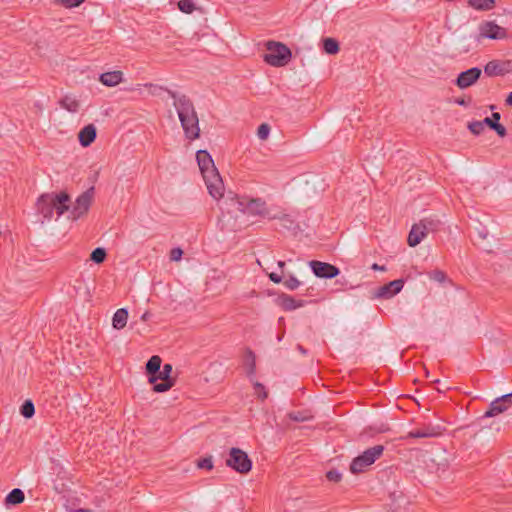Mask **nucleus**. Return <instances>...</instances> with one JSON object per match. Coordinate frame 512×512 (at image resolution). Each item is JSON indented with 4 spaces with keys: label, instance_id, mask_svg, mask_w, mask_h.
Segmentation results:
<instances>
[{
    "label": "nucleus",
    "instance_id": "nucleus-1",
    "mask_svg": "<svg viewBox=\"0 0 512 512\" xmlns=\"http://www.w3.org/2000/svg\"><path fill=\"white\" fill-rule=\"evenodd\" d=\"M178 114L186 138L195 140L200 136L199 119L193 102L184 94L168 91Z\"/></svg>",
    "mask_w": 512,
    "mask_h": 512
},
{
    "label": "nucleus",
    "instance_id": "nucleus-2",
    "mask_svg": "<svg viewBox=\"0 0 512 512\" xmlns=\"http://www.w3.org/2000/svg\"><path fill=\"white\" fill-rule=\"evenodd\" d=\"M196 158L209 194L214 199L221 198L225 188L211 155L206 150H199Z\"/></svg>",
    "mask_w": 512,
    "mask_h": 512
},
{
    "label": "nucleus",
    "instance_id": "nucleus-3",
    "mask_svg": "<svg viewBox=\"0 0 512 512\" xmlns=\"http://www.w3.org/2000/svg\"><path fill=\"white\" fill-rule=\"evenodd\" d=\"M70 196L67 192L60 193H44L40 195L36 202L37 212L42 215L45 220H51L54 212L62 216L69 210Z\"/></svg>",
    "mask_w": 512,
    "mask_h": 512
},
{
    "label": "nucleus",
    "instance_id": "nucleus-4",
    "mask_svg": "<svg viewBox=\"0 0 512 512\" xmlns=\"http://www.w3.org/2000/svg\"><path fill=\"white\" fill-rule=\"evenodd\" d=\"M217 200L220 201L221 216L219 221L221 222V230H233L239 215L244 214V197H239L232 192L225 195L223 192V196Z\"/></svg>",
    "mask_w": 512,
    "mask_h": 512
},
{
    "label": "nucleus",
    "instance_id": "nucleus-5",
    "mask_svg": "<svg viewBox=\"0 0 512 512\" xmlns=\"http://www.w3.org/2000/svg\"><path fill=\"white\" fill-rule=\"evenodd\" d=\"M266 49L267 53L264 55V61L273 67L285 66L292 57L291 50L281 42L268 41Z\"/></svg>",
    "mask_w": 512,
    "mask_h": 512
},
{
    "label": "nucleus",
    "instance_id": "nucleus-6",
    "mask_svg": "<svg viewBox=\"0 0 512 512\" xmlns=\"http://www.w3.org/2000/svg\"><path fill=\"white\" fill-rule=\"evenodd\" d=\"M384 451L383 445H375L365 450L361 455L353 459L350 465V471L353 474L363 472L367 467L372 465Z\"/></svg>",
    "mask_w": 512,
    "mask_h": 512
},
{
    "label": "nucleus",
    "instance_id": "nucleus-7",
    "mask_svg": "<svg viewBox=\"0 0 512 512\" xmlns=\"http://www.w3.org/2000/svg\"><path fill=\"white\" fill-rule=\"evenodd\" d=\"M508 38V30L494 20L482 21L478 26V34L475 40L479 43L483 39L505 40Z\"/></svg>",
    "mask_w": 512,
    "mask_h": 512
},
{
    "label": "nucleus",
    "instance_id": "nucleus-8",
    "mask_svg": "<svg viewBox=\"0 0 512 512\" xmlns=\"http://www.w3.org/2000/svg\"><path fill=\"white\" fill-rule=\"evenodd\" d=\"M244 214L251 216H261L269 219H282L289 221L288 216L284 215L283 217H279L275 214H271L267 204L264 200L260 198H247L244 197Z\"/></svg>",
    "mask_w": 512,
    "mask_h": 512
},
{
    "label": "nucleus",
    "instance_id": "nucleus-9",
    "mask_svg": "<svg viewBox=\"0 0 512 512\" xmlns=\"http://www.w3.org/2000/svg\"><path fill=\"white\" fill-rule=\"evenodd\" d=\"M93 197L94 187H91L77 197L72 207L70 202L69 210L67 211L68 218L71 220H77L85 215L91 206Z\"/></svg>",
    "mask_w": 512,
    "mask_h": 512
},
{
    "label": "nucleus",
    "instance_id": "nucleus-10",
    "mask_svg": "<svg viewBox=\"0 0 512 512\" xmlns=\"http://www.w3.org/2000/svg\"><path fill=\"white\" fill-rule=\"evenodd\" d=\"M226 465L240 474H246L252 469V461L247 453L239 448H231Z\"/></svg>",
    "mask_w": 512,
    "mask_h": 512
},
{
    "label": "nucleus",
    "instance_id": "nucleus-11",
    "mask_svg": "<svg viewBox=\"0 0 512 512\" xmlns=\"http://www.w3.org/2000/svg\"><path fill=\"white\" fill-rule=\"evenodd\" d=\"M309 266L315 276L319 278L332 279L340 273V270L336 266L326 262L312 260L309 262Z\"/></svg>",
    "mask_w": 512,
    "mask_h": 512
},
{
    "label": "nucleus",
    "instance_id": "nucleus-12",
    "mask_svg": "<svg viewBox=\"0 0 512 512\" xmlns=\"http://www.w3.org/2000/svg\"><path fill=\"white\" fill-rule=\"evenodd\" d=\"M482 75V70L478 67H472L461 72L456 80L455 85L460 89H467L474 85Z\"/></svg>",
    "mask_w": 512,
    "mask_h": 512
},
{
    "label": "nucleus",
    "instance_id": "nucleus-13",
    "mask_svg": "<svg viewBox=\"0 0 512 512\" xmlns=\"http://www.w3.org/2000/svg\"><path fill=\"white\" fill-rule=\"evenodd\" d=\"M512 70V64L510 61H489L485 67L484 72L490 77L502 76L509 73Z\"/></svg>",
    "mask_w": 512,
    "mask_h": 512
},
{
    "label": "nucleus",
    "instance_id": "nucleus-14",
    "mask_svg": "<svg viewBox=\"0 0 512 512\" xmlns=\"http://www.w3.org/2000/svg\"><path fill=\"white\" fill-rule=\"evenodd\" d=\"M404 286V281L402 279L393 280L381 287L378 288L375 296L378 298H386L389 299L396 294H398Z\"/></svg>",
    "mask_w": 512,
    "mask_h": 512
},
{
    "label": "nucleus",
    "instance_id": "nucleus-15",
    "mask_svg": "<svg viewBox=\"0 0 512 512\" xmlns=\"http://www.w3.org/2000/svg\"><path fill=\"white\" fill-rule=\"evenodd\" d=\"M442 434L440 426L427 425L417 430L410 431L405 438H432Z\"/></svg>",
    "mask_w": 512,
    "mask_h": 512
},
{
    "label": "nucleus",
    "instance_id": "nucleus-16",
    "mask_svg": "<svg viewBox=\"0 0 512 512\" xmlns=\"http://www.w3.org/2000/svg\"><path fill=\"white\" fill-rule=\"evenodd\" d=\"M96 136V127L93 124H88L79 131L78 139L83 147H88L95 141Z\"/></svg>",
    "mask_w": 512,
    "mask_h": 512
},
{
    "label": "nucleus",
    "instance_id": "nucleus-17",
    "mask_svg": "<svg viewBox=\"0 0 512 512\" xmlns=\"http://www.w3.org/2000/svg\"><path fill=\"white\" fill-rule=\"evenodd\" d=\"M427 234L428 233L425 229H423L419 222L414 224L408 235V245L410 247L417 246L427 236Z\"/></svg>",
    "mask_w": 512,
    "mask_h": 512
},
{
    "label": "nucleus",
    "instance_id": "nucleus-18",
    "mask_svg": "<svg viewBox=\"0 0 512 512\" xmlns=\"http://www.w3.org/2000/svg\"><path fill=\"white\" fill-rule=\"evenodd\" d=\"M99 80L103 85L107 87H114L122 82L123 73L119 70L105 72L100 75Z\"/></svg>",
    "mask_w": 512,
    "mask_h": 512
},
{
    "label": "nucleus",
    "instance_id": "nucleus-19",
    "mask_svg": "<svg viewBox=\"0 0 512 512\" xmlns=\"http://www.w3.org/2000/svg\"><path fill=\"white\" fill-rule=\"evenodd\" d=\"M507 409L508 405H506L504 402H501L499 398H496L490 403L488 410L483 415V418L494 417L505 412Z\"/></svg>",
    "mask_w": 512,
    "mask_h": 512
},
{
    "label": "nucleus",
    "instance_id": "nucleus-20",
    "mask_svg": "<svg viewBox=\"0 0 512 512\" xmlns=\"http://www.w3.org/2000/svg\"><path fill=\"white\" fill-rule=\"evenodd\" d=\"M128 320V311L125 308L118 309L112 318V326L114 329L121 330L123 329Z\"/></svg>",
    "mask_w": 512,
    "mask_h": 512
},
{
    "label": "nucleus",
    "instance_id": "nucleus-21",
    "mask_svg": "<svg viewBox=\"0 0 512 512\" xmlns=\"http://www.w3.org/2000/svg\"><path fill=\"white\" fill-rule=\"evenodd\" d=\"M60 105L65 110L75 113L80 108L79 100L73 95H66L60 100Z\"/></svg>",
    "mask_w": 512,
    "mask_h": 512
},
{
    "label": "nucleus",
    "instance_id": "nucleus-22",
    "mask_svg": "<svg viewBox=\"0 0 512 512\" xmlns=\"http://www.w3.org/2000/svg\"><path fill=\"white\" fill-rule=\"evenodd\" d=\"M244 365L249 377L253 376L256 371V357L252 350L247 349L244 357Z\"/></svg>",
    "mask_w": 512,
    "mask_h": 512
},
{
    "label": "nucleus",
    "instance_id": "nucleus-23",
    "mask_svg": "<svg viewBox=\"0 0 512 512\" xmlns=\"http://www.w3.org/2000/svg\"><path fill=\"white\" fill-rule=\"evenodd\" d=\"M173 371V367L171 364H164L162 369L158 371V375L156 376H150L149 377V382L150 383H154L156 382L158 379L162 380V381H167V380H173L171 378V373Z\"/></svg>",
    "mask_w": 512,
    "mask_h": 512
},
{
    "label": "nucleus",
    "instance_id": "nucleus-24",
    "mask_svg": "<svg viewBox=\"0 0 512 512\" xmlns=\"http://www.w3.org/2000/svg\"><path fill=\"white\" fill-rule=\"evenodd\" d=\"M303 301H297L292 296L283 295L280 297V305L283 309L290 311L303 306Z\"/></svg>",
    "mask_w": 512,
    "mask_h": 512
},
{
    "label": "nucleus",
    "instance_id": "nucleus-25",
    "mask_svg": "<svg viewBox=\"0 0 512 512\" xmlns=\"http://www.w3.org/2000/svg\"><path fill=\"white\" fill-rule=\"evenodd\" d=\"M469 6L480 11H489L495 7V0H467Z\"/></svg>",
    "mask_w": 512,
    "mask_h": 512
},
{
    "label": "nucleus",
    "instance_id": "nucleus-26",
    "mask_svg": "<svg viewBox=\"0 0 512 512\" xmlns=\"http://www.w3.org/2000/svg\"><path fill=\"white\" fill-rule=\"evenodd\" d=\"M419 223L427 233L437 231L441 224L438 218L432 216L421 219Z\"/></svg>",
    "mask_w": 512,
    "mask_h": 512
},
{
    "label": "nucleus",
    "instance_id": "nucleus-27",
    "mask_svg": "<svg viewBox=\"0 0 512 512\" xmlns=\"http://www.w3.org/2000/svg\"><path fill=\"white\" fill-rule=\"evenodd\" d=\"M25 495L19 488L13 489L5 499L6 504L17 505L24 501Z\"/></svg>",
    "mask_w": 512,
    "mask_h": 512
},
{
    "label": "nucleus",
    "instance_id": "nucleus-28",
    "mask_svg": "<svg viewBox=\"0 0 512 512\" xmlns=\"http://www.w3.org/2000/svg\"><path fill=\"white\" fill-rule=\"evenodd\" d=\"M162 360L160 356L154 355L152 356L148 362L146 363V371L151 376H156L161 367Z\"/></svg>",
    "mask_w": 512,
    "mask_h": 512
},
{
    "label": "nucleus",
    "instance_id": "nucleus-29",
    "mask_svg": "<svg viewBox=\"0 0 512 512\" xmlns=\"http://www.w3.org/2000/svg\"><path fill=\"white\" fill-rule=\"evenodd\" d=\"M323 49L329 55H334L339 52V43L333 38H325L323 40Z\"/></svg>",
    "mask_w": 512,
    "mask_h": 512
},
{
    "label": "nucleus",
    "instance_id": "nucleus-30",
    "mask_svg": "<svg viewBox=\"0 0 512 512\" xmlns=\"http://www.w3.org/2000/svg\"><path fill=\"white\" fill-rule=\"evenodd\" d=\"M20 413L23 417L27 419L31 418L35 413V407L33 402L31 400H26L20 408Z\"/></svg>",
    "mask_w": 512,
    "mask_h": 512
},
{
    "label": "nucleus",
    "instance_id": "nucleus-31",
    "mask_svg": "<svg viewBox=\"0 0 512 512\" xmlns=\"http://www.w3.org/2000/svg\"><path fill=\"white\" fill-rule=\"evenodd\" d=\"M277 265L281 269V274H278L275 272L268 274L269 279L275 284H279L282 282L283 277L285 276L284 268H285L286 263L284 261H278Z\"/></svg>",
    "mask_w": 512,
    "mask_h": 512
},
{
    "label": "nucleus",
    "instance_id": "nucleus-32",
    "mask_svg": "<svg viewBox=\"0 0 512 512\" xmlns=\"http://www.w3.org/2000/svg\"><path fill=\"white\" fill-rule=\"evenodd\" d=\"M106 255H107L106 250L104 248L98 247L92 251V253L90 255V259L94 263L100 264V263L104 262Z\"/></svg>",
    "mask_w": 512,
    "mask_h": 512
},
{
    "label": "nucleus",
    "instance_id": "nucleus-33",
    "mask_svg": "<svg viewBox=\"0 0 512 512\" xmlns=\"http://www.w3.org/2000/svg\"><path fill=\"white\" fill-rule=\"evenodd\" d=\"M178 8L181 12L191 14L196 10V6L192 0H179Z\"/></svg>",
    "mask_w": 512,
    "mask_h": 512
},
{
    "label": "nucleus",
    "instance_id": "nucleus-34",
    "mask_svg": "<svg viewBox=\"0 0 512 512\" xmlns=\"http://www.w3.org/2000/svg\"><path fill=\"white\" fill-rule=\"evenodd\" d=\"M281 283H283L284 286L291 291L298 289L299 286L301 285V282L292 274H289L287 279H285L284 281L282 280Z\"/></svg>",
    "mask_w": 512,
    "mask_h": 512
},
{
    "label": "nucleus",
    "instance_id": "nucleus-35",
    "mask_svg": "<svg viewBox=\"0 0 512 512\" xmlns=\"http://www.w3.org/2000/svg\"><path fill=\"white\" fill-rule=\"evenodd\" d=\"M493 119L496 121V123H493V127L491 129L494 130L500 137H504L506 135V128L499 123L500 114L498 112L493 113Z\"/></svg>",
    "mask_w": 512,
    "mask_h": 512
},
{
    "label": "nucleus",
    "instance_id": "nucleus-36",
    "mask_svg": "<svg viewBox=\"0 0 512 512\" xmlns=\"http://www.w3.org/2000/svg\"><path fill=\"white\" fill-rule=\"evenodd\" d=\"M468 129L474 135H480L485 130V125L482 121H472L468 123Z\"/></svg>",
    "mask_w": 512,
    "mask_h": 512
},
{
    "label": "nucleus",
    "instance_id": "nucleus-37",
    "mask_svg": "<svg viewBox=\"0 0 512 512\" xmlns=\"http://www.w3.org/2000/svg\"><path fill=\"white\" fill-rule=\"evenodd\" d=\"M175 384V380H167L161 383L155 384L153 390L158 393L166 392L171 389Z\"/></svg>",
    "mask_w": 512,
    "mask_h": 512
},
{
    "label": "nucleus",
    "instance_id": "nucleus-38",
    "mask_svg": "<svg viewBox=\"0 0 512 512\" xmlns=\"http://www.w3.org/2000/svg\"><path fill=\"white\" fill-rule=\"evenodd\" d=\"M270 134V126L262 123L257 129V136L260 140H266Z\"/></svg>",
    "mask_w": 512,
    "mask_h": 512
},
{
    "label": "nucleus",
    "instance_id": "nucleus-39",
    "mask_svg": "<svg viewBox=\"0 0 512 512\" xmlns=\"http://www.w3.org/2000/svg\"><path fill=\"white\" fill-rule=\"evenodd\" d=\"M429 278L439 283H444L446 281V274L441 270H433L429 273Z\"/></svg>",
    "mask_w": 512,
    "mask_h": 512
},
{
    "label": "nucleus",
    "instance_id": "nucleus-40",
    "mask_svg": "<svg viewBox=\"0 0 512 512\" xmlns=\"http://www.w3.org/2000/svg\"><path fill=\"white\" fill-rule=\"evenodd\" d=\"M197 467L200 469L211 470L213 468V462L211 457L203 458L197 462Z\"/></svg>",
    "mask_w": 512,
    "mask_h": 512
},
{
    "label": "nucleus",
    "instance_id": "nucleus-41",
    "mask_svg": "<svg viewBox=\"0 0 512 512\" xmlns=\"http://www.w3.org/2000/svg\"><path fill=\"white\" fill-rule=\"evenodd\" d=\"M254 388H255L256 393H257L259 398H261L262 400L267 398L268 394H267V392L265 390V387L261 383L255 382L254 383Z\"/></svg>",
    "mask_w": 512,
    "mask_h": 512
},
{
    "label": "nucleus",
    "instance_id": "nucleus-42",
    "mask_svg": "<svg viewBox=\"0 0 512 512\" xmlns=\"http://www.w3.org/2000/svg\"><path fill=\"white\" fill-rule=\"evenodd\" d=\"M61 5L66 8L77 7L82 4L85 0H57Z\"/></svg>",
    "mask_w": 512,
    "mask_h": 512
},
{
    "label": "nucleus",
    "instance_id": "nucleus-43",
    "mask_svg": "<svg viewBox=\"0 0 512 512\" xmlns=\"http://www.w3.org/2000/svg\"><path fill=\"white\" fill-rule=\"evenodd\" d=\"M183 255V250L179 247L173 248L170 251V260L171 261H180Z\"/></svg>",
    "mask_w": 512,
    "mask_h": 512
},
{
    "label": "nucleus",
    "instance_id": "nucleus-44",
    "mask_svg": "<svg viewBox=\"0 0 512 512\" xmlns=\"http://www.w3.org/2000/svg\"><path fill=\"white\" fill-rule=\"evenodd\" d=\"M326 477L329 481L338 482L341 479V474L336 470H330L327 472Z\"/></svg>",
    "mask_w": 512,
    "mask_h": 512
},
{
    "label": "nucleus",
    "instance_id": "nucleus-45",
    "mask_svg": "<svg viewBox=\"0 0 512 512\" xmlns=\"http://www.w3.org/2000/svg\"><path fill=\"white\" fill-rule=\"evenodd\" d=\"M498 398L501 402L506 403V405H508V408L512 405V393L502 395Z\"/></svg>",
    "mask_w": 512,
    "mask_h": 512
},
{
    "label": "nucleus",
    "instance_id": "nucleus-46",
    "mask_svg": "<svg viewBox=\"0 0 512 512\" xmlns=\"http://www.w3.org/2000/svg\"><path fill=\"white\" fill-rule=\"evenodd\" d=\"M485 127L488 126L490 128L493 127V123H496V121L493 119V115L491 117H486L484 120H482Z\"/></svg>",
    "mask_w": 512,
    "mask_h": 512
},
{
    "label": "nucleus",
    "instance_id": "nucleus-47",
    "mask_svg": "<svg viewBox=\"0 0 512 512\" xmlns=\"http://www.w3.org/2000/svg\"><path fill=\"white\" fill-rule=\"evenodd\" d=\"M290 418L295 421H305L308 419L307 417H302L300 414H290Z\"/></svg>",
    "mask_w": 512,
    "mask_h": 512
},
{
    "label": "nucleus",
    "instance_id": "nucleus-48",
    "mask_svg": "<svg viewBox=\"0 0 512 512\" xmlns=\"http://www.w3.org/2000/svg\"><path fill=\"white\" fill-rule=\"evenodd\" d=\"M150 317H151L150 312H149V311H146V312H144V313L142 314V316H141V320H142V321H147V320H149V319H150Z\"/></svg>",
    "mask_w": 512,
    "mask_h": 512
},
{
    "label": "nucleus",
    "instance_id": "nucleus-49",
    "mask_svg": "<svg viewBox=\"0 0 512 512\" xmlns=\"http://www.w3.org/2000/svg\"><path fill=\"white\" fill-rule=\"evenodd\" d=\"M371 268L373 270H379V271H385L386 270L384 266H380L377 263H374Z\"/></svg>",
    "mask_w": 512,
    "mask_h": 512
},
{
    "label": "nucleus",
    "instance_id": "nucleus-50",
    "mask_svg": "<svg viewBox=\"0 0 512 512\" xmlns=\"http://www.w3.org/2000/svg\"><path fill=\"white\" fill-rule=\"evenodd\" d=\"M146 86H148L150 89H152L151 94H153V95L156 94L157 86H154L152 84H146Z\"/></svg>",
    "mask_w": 512,
    "mask_h": 512
},
{
    "label": "nucleus",
    "instance_id": "nucleus-51",
    "mask_svg": "<svg viewBox=\"0 0 512 512\" xmlns=\"http://www.w3.org/2000/svg\"><path fill=\"white\" fill-rule=\"evenodd\" d=\"M506 104L512 106V92L507 96Z\"/></svg>",
    "mask_w": 512,
    "mask_h": 512
},
{
    "label": "nucleus",
    "instance_id": "nucleus-52",
    "mask_svg": "<svg viewBox=\"0 0 512 512\" xmlns=\"http://www.w3.org/2000/svg\"><path fill=\"white\" fill-rule=\"evenodd\" d=\"M72 512H93V511H92V510H90V509H83V508H80V509L73 510Z\"/></svg>",
    "mask_w": 512,
    "mask_h": 512
},
{
    "label": "nucleus",
    "instance_id": "nucleus-53",
    "mask_svg": "<svg viewBox=\"0 0 512 512\" xmlns=\"http://www.w3.org/2000/svg\"><path fill=\"white\" fill-rule=\"evenodd\" d=\"M456 103L461 105V106H465L466 105V101L464 99H457Z\"/></svg>",
    "mask_w": 512,
    "mask_h": 512
},
{
    "label": "nucleus",
    "instance_id": "nucleus-54",
    "mask_svg": "<svg viewBox=\"0 0 512 512\" xmlns=\"http://www.w3.org/2000/svg\"><path fill=\"white\" fill-rule=\"evenodd\" d=\"M297 349L299 350L300 353L306 354V350L301 345H298Z\"/></svg>",
    "mask_w": 512,
    "mask_h": 512
},
{
    "label": "nucleus",
    "instance_id": "nucleus-55",
    "mask_svg": "<svg viewBox=\"0 0 512 512\" xmlns=\"http://www.w3.org/2000/svg\"><path fill=\"white\" fill-rule=\"evenodd\" d=\"M447 389H448V387H445V389H442V387H439V388L437 389V391H438V392H444V391H445V390H447Z\"/></svg>",
    "mask_w": 512,
    "mask_h": 512
},
{
    "label": "nucleus",
    "instance_id": "nucleus-56",
    "mask_svg": "<svg viewBox=\"0 0 512 512\" xmlns=\"http://www.w3.org/2000/svg\"><path fill=\"white\" fill-rule=\"evenodd\" d=\"M447 389H448V387H445V389H442V387H439V388L437 389V391H438V392H444V391H445V390H447Z\"/></svg>",
    "mask_w": 512,
    "mask_h": 512
},
{
    "label": "nucleus",
    "instance_id": "nucleus-57",
    "mask_svg": "<svg viewBox=\"0 0 512 512\" xmlns=\"http://www.w3.org/2000/svg\"><path fill=\"white\" fill-rule=\"evenodd\" d=\"M469 50H470V48L468 46L467 47L466 46L463 47V51L464 52H468Z\"/></svg>",
    "mask_w": 512,
    "mask_h": 512
},
{
    "label": "nucleus",
    "instance_id": "nucleus-58",
    "mask_svg": "<svg viewBox=\"0 0 512 512\" xmlns=\"http://www.w3.org/2000/svg\"><path fill=\"white\" fill-rule=\"evenodd\" d=\"M433 382L434 383H439V379H435Z\"/></svg>",
    "mask_w": 512,
    "mask_h": 512
}]
</instances>
